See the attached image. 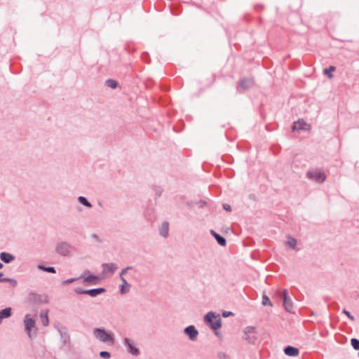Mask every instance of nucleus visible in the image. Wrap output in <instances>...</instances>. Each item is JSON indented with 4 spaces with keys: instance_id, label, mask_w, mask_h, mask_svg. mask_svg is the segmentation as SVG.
<instances>
[{
    "instance_id": "1",
    "label": "nucleus",
    "mask_w": 359,
    "mask_h": 359,
    "mask_svg": "<svg viewBox=\"0 0 359 359\" xmlns=\"http://www.w3.org/2000/svg\"><path fill=\"white\" fill-rule=\"evenodd\" d=\"M93 332L95 337L100 341L109 346H113L115 344V336L112 332L108 331L104 327H96L93 329Z\"/></svg>"
},
{
    "instance_id": "2",
    "label": "nucleus",
    "mask_w": 359,
    "mask_h": 359,
    "mask_svg": "<svg viewBox=\"0 0 359 359\" xmlns=\"http://www.w3.org/2000/svg\"><path fill=\"white\" fill-rule=\"evenodd\" d=\"M203 320L205 324L215 331V334L218 335L217 330L222 327V319L219 316H217L215 312L210 311L204 316Z\"/></svg>"
},
{
    "instance_id": "3",
    "label": "nucleus",
    "mask_w": 359,
    "mask_h": 359,
    "mask_svg": "<svg viewBox=\"0 0 359 359\" xmlns=\"http://www.w3.org/2000/svg\"><path fill=\"white\" fill-rule=\"evenodd\" d=\"M306 176L310 180L315 181L317 183H323L326 180L325 173L318 168L309 170L307 171Z\"/></svg>"
},
{
    "instance_id": "4",
    "label": "nucleus",
    "mask_w": 359,
    "mask_h": 359,
    "mask_svg": "<svg viewBox=\"0 0 359 359\" xmlns=\"http://www.w3.org/2000/svg\"><path fill=\"white\" fill-rule=\"evenodd\" d=\"M74 250L75 248L66 241L58 243L55 247V252L63 257L71 255Z\"/></svg>"
},
{
    "instance_id": "5",
    "label": "nucleus",
    "mask_w": 359,
    "mask_h": 359,
    "mask_svg": "<svg viewBox=\"0 0 359 359\" xmlns=\"http://www.w3.org/2000/svg\"><path fill=\"white\" fill-rule=\"evenodd\" d=\"M106 289L104 287H98L93 289L85 290L81 287H76L74 292L79 294H88L92 297H95L97 295L105 292Z\"/></svg>"
},
{
    "instance_id": "6",
    "label": "nucleus",
    "mask_w": 359,
    "mask_h": 359,
    "mask_svg": "<svg viewBox=\"0 0 359 359\" xmlns=\"http://www.w3.org/2000/svg\"><path fill=\"white\" fill-rule=\"evenodd\" d=\"M244 339L250 344H255L258 339L255 327L253 326H248L244 330Z\"/></svg>"
},
{
    "instance_id": "7",
    "label": "nucleus",
    "mask_w": 359,
    "mask_h": 359,
    "mask_svg": "<svg viewBox=\"0 0 359 359\" xmlns=\"http://www.w3.org/2000/svg\"><path fill=\"white\" fill-rule=\"evenodd\" d=\"M280 297L282 298L283 302V306L285 309L290 313L293 312V302L291 298L289 296L288 292L287 290H283L280 294Z\"/></svg>"
},
{
    "instance_id": "8",
    "label": "nucleus",
    "mask_w": 359,
    "mask_h": 359,
    "mask_svg": "<svg viewBox=\"0 0 359 359\" xmlns=\"http://www.w3.org/2000/svg\"><path fill=\"white\" fill-rule=\"evenodd\" d=\"M57 330L60 335V340L63 345L70 346V336L68 330L65 326H57Z\"/></svg>"
},
{
    "instance_id": "9",
    "label": "nucleus",
    "mask_w": 359,
    "mask_h": 359,
    "mask_svg": "<svg viewBox=\"0 0 359 359\" xmlns=\"http://www.w3.org/2000/svg\"><path fill=\"white\" fill-rule=\"evenodd\" d=\"M254 80L252 78H243L239 81L237 90L239 92L250 89L254 86Z\"/></svg>"
},
{
    "instance_id": "10",
    "label": "nucleus",
    "mask_w": 359,
    "mask_h": 359,
    "mask_svg": "<svg viewBox=\"0 0 359 359\" xmlns=\"http://www.w3.org/2000/svg\"><path fill=\"white\" fill-rule=\"evenodd\" d=\"M80 278H83L84 282L88 283L91 285H96L100 280V278L97 276L95 274H90V271L88 270L84 271V272L80 276Z\"/></svg>"
},
{
    "instance_id": "11",
    "label": "nucleus",
    "mask_w": 359,
    "mask_h": 359,
    "mask_svg": "<svg viewBox=\"0 0 359 359\" xmlns=\"http://www.w3.org/2000/svg\"><path fill=\"white\" fill-rule=\"evenodd\" d=\"M25 330L28 336L32 338V330L35 327L36 322L34 318H29V315L27 314L24 320Z\"/></svg>"
},
{
    "instance_id": "12",
    "label": "nucleus",
    "mask_w": 359,
    "mask_h": 359,
    "mask_svg": "<svg viewBox=\"0 0 359 359\" xmlns=\"http://www.w3.org/2000/svg\"><path fill=\"white\" fill-rule=\"evenodd\" d=\"M123 344L126 346L128 353L135 356H137L138 355H140L139 348L135 346V344L131 339L125 337L123 339Z\"/></svg>"
},
{
    "instance_id": "13",
    "label": "nucleus",
    "mask_w": 359,
    "mask_h": 359,
    "mask_svg": "<svg viewBox=\"0 0 359 359\" xmlns=\"http://www.w3.org/2000/svg\"><path fill=\"white\" fill-rule=\"evenodd\" d=\"M184 334L187 335L189 340L194 341L197 339L198 331L194 325H189L184 329Z\"/></svg>"
},
{
    "instance_id": "14",
    "label": "nucleus",
    "mask_w": 359,
    "mask_h": 359,
    "mask_svg": "<svg viewBox=\"0 0 359 359\" xmlns=\"http://www.w3.org/2000/svg\"><path fill=\"white\" fill-rule=\"evenodd\" d=\"M28 302L32 304H40L43 302V296L34 292H30L27 297Z\"/></svg>"
},
{
    "instance_id": "15",
    "label": "nucleus",
    "mask_w": 359,
    "mask_h": 359,
    "mask_svg": "<svg viewBox=\"0 0 359 359\" xmlns=\"http://www.w3.org/2000/svg\"><path fill=\"white\" fill-rule=\"evenodd\" d=\"M284 353L287 356H297L299 354L298 348L292 346H287L284 348Z\"/></svg>"
},
{
    "instance_id": "16",
    "label": "nucleus",
    "mask_w": 359,
    "mask_h": 359,
    "mask_svg": "<svg viewBox=\"0 0 359 359\" xmlns=\"http://www.w3.org/2000/svg\"><path fill=\"white\" fill-rule=\"evenodd\" d=\"M102 266L104 269V272H109L111 274H113L118 268L115 263H103Z\"/></svg>"
},
{
    "instance_id": "17",
    "label": "nucleus",
    "mask_w": 359,
    "mask_h": 359,
    "mask_svg": "<svg viewBox=\"0 0 359 359\" xmlns=\"http://www.w3.org/2000/svg\"><path fill=\"white\" fill-rule=\"evenodd\" d=\"M210 233L215 238V240L217 241V243L219 245H220L221 246H226V238L224 236H222L220 234L217 233L214 230H210Z\"/></svg>"
},
{
    "instance_id": "18",
    "label": "nucleus",
    "mask_w": 359,
    "mask_h": 359,
    "mask_svg": "<svg viewBox=\"0 0 359 359\" xmlns=\"http://www.w3.org/2000/svg\"><path fill=\"white\" fill-rule=\"evenodd\" d=\"M0 259L3 262L9 264L15 259V257L11 253L2 252L0 253Z\"/></svg>"
},
{
    "instance_id": "19",
    "label": "nucleus",
    "mask_w": 359,
    "mask_h": 359,
    "mask_svg": "<svg viewBox=\"0 0 359 359\" xmlns=\"http://www.w3.org/2000/svg\"><path fill=\"white\" fill-rule=\"evenodd\" d=\"M121 284L119 287V292L121 294H125L128 293L130 291V288L131 287V285L129 284L126 279L121 280Z\"/></svg>"
},
{
    "instance_id": "20",
    "label": "nucleus",
    "mask_w": 359,
    "mask_h": 359,
    "mask_svg": "<svg viewBox=\"0 0 359 359\" xmlns=\"http://www.w3.org/2000/svg\"><path fill=\"white\" fill-rule=\"evenodd\" d=\"M12 315V309L11 307H6L0 311V325L5 318L11 317Z\"/></svg>"
},
{
    "instance_id": "21",
    "label": "nucleus",
    "mask_w": 359,
    "mask_h": 359,
    "mask_svg": "<svg viewBox=\"0 0 359 359\" xmlns=\"http://www.w3.org/2000/svg\"><path fill=\"white\" fill-rule=\"evenodd\" d=\"M169 224L168 222H163L160 230L159 233L161 236L167 238L168 236Z\"/></svg>"
},
{
    "instance_id": "22",
    "label": "nucleus",
    "mask_w": 359,
    "mask_h": 359,
    "mask_svg": "<svg viewBox=\"0 0 359 359\" xmlns=\"http://www.w3.org/2000/svg\"><path fill=\"white\" fill-rule=\"evenodd\" d=\"M306 126V122L304 121H297L293 123L292 126V130L293 131L294 130H305V126Z\"/></svg>"
},
{
    "instance_id": "23",
    "label": "nucleus",
    "mask_w": 359,
    "mask_h": 359,
    "mask_svg": "<svg viewBox=\"0 0 359 359\" xmlns=\"http://www.w3.org/2000/svg\"><path fill=\"white\" fill-rule=\"evenodd\" d=\"M37 268L41 271H43L48 272V273H56L55 268L53 266H46L43 264H40L37 266Z\"/></svg>"
},
{
    "instance_id": "24",
    "label": "nucleus",
    "mask_w": 359,
    "mask_h": 359,
    "mask_svg": "<svg viewBox=\"0 0 359 359\" xmlns=\"http://www.w3.org/2000/svg\"><path fill=\"white\" fill-rule=\"evenodd\" d=\"M79 203L87 208H92L93 205L88 201V200L83 196H80L77 198Z\"/></svg>"
},
{
    "instance_id": "25",
    "label": "nucleus",
    "mask_w": 359,
    "mask_h": 359,
    "mask_svg": "<svg viewBox=\"0 0 359 359\" xmlns=\"http://www.w3.org/2000/svg\"><path fill=\"white\" fill-rule=\"evenodd\" d=\"M336 67L334 66H330L328 68H325L323 70V74L326 75L328 78L332 79L333 77L332 72H334Z\"/></svg>"
},
{
    "instance_id": "26",
    "label": "nucleus",
    "mask_w": 359,
    "mask_h": 359,
    "mask_svg": "<svg viewBox=\"0 0 359 359\" xmlns=\"http://www.w3.org/2000/svg\"><path fill=\"white\" fill-rule=\"evenodd\" d=\"M105 85L109 88L115 89L117 88L118 83L116 80L112 79H109L105 81Z\"/></svg>"
},
{
    "instance_id": "27",
    "label": "nucleus",
    "mask_w": 359,
    "mask_h": 359,
    "mask_svg": "<svg viewBox=\"0 0 359 359\" xmlns=\"http://www.w3.org/2000/svg\"><path fill=\"white\" fill-rule=\"evenodd\" d=\"M152 189L155 194V198H159L162 194L163 189L161 187L156 185L153 186Z\"/></svg>"
},
{
    "instance_id": "28",
    "label": "nucleus",
    "mask_w": 359,
    "mask_h": 359,
    "mask_svg": "<svg viewBox=\"0 0 359 359\" xmlns=\"http://www.w3.org/2000/svg\"><path fill=\"white\" fill-rule=\"evenodd\" d=\"M134 269V267L132 266H126V268L123 269L121 270V271L119 273V277H120V279L121 280H123V279H126L125 277H124V275L126 274V273L128 271H130V270H133Z\"/></svg>"
},
{
    "instance_id": "29",
    "label": "nucleus",
    "mask_w": 359,
    "mask_h": 359,
    "mask_svg": "<svg viewBox=\"0 0 359 359\" xmlns=\"http://www.w3.org/2000/svg\"><path fill=\"white\" fill-rule=\"evenodd\" d=\"M40 317L41 319L42 324L44 326H47L49 323L48 316V311H46L45 313H41Z\"/></svg>"
},
{
    "instance_id": "30",
    "label": "nucleus",
    "mask_w": 359,
    "mask_h": 359,
    "mask_svg": "<svg viewBox=\"0 0 359 359\" xmlns=\"http://www.w3.org/2000/svg\"><path fill=\"white\" fill-rule=\"evenodd\" d=\"M285 244L290 247L292 249H295L297 245V240L294 238H289V240L285 242Z\"/></svg>"
},
{
    "instance_id": "31",
    "label": "nucleus",
    "mask_w": 359,
    "mask_h": 359,
    "mask_svg": "<svg viewBox=\"0 0 359 359\" xmlns=\"http://www.w3.org/2000/svg\"><path fill=\"white\" fill-rule=\"evenodd\" d=\"M262 303L264 306H272L270 299L265 294H264L262 296Z\"/></svg>"
},
{
    "instance_id": "32",
    "label": "nucleus",
    "mask_w": 359,
    "mask_h": 359,
    "mask_svg": "<svg viewBox=\"0 0 359 359\" xmlns=\"http://www.w3.org/2000/svg\"><path fill=\"white\" fill-rule=\"evenodd\" d=\"M351 344L355 350H356V351L359 350V339L353 338L351 339Z\"/></svg>"
},
{
    "instance_id": "33",
    "label": "nucleus",
    "mask_w": 359,
    "mask_h": 359,
    "mask_svg": "<svg viewBox=\"0 0 359 359\" xmlns=\"http://www.w3.org/2000/svg\"><path fill=\"white\" fill-rule=\"evenodd\" d=\"M100 356L103 358H109L111 356V353L109 351H102L99 353Z\"/></svg>"
},
{
    "instance_id": "34",
    "label": "nucleus",
    "mask_w": 359,
    "mask_h": 359,
    "mask_svg": "<svg viewBox=\"0 0 359 359\" xmlns=\"http://www.w3.org/2000/svg\"><path fill=\"white\" fill-rule=\"evenodd\" d=\"M80 279V277L79 278H69V279H67L65 280H64L62 282V285H67V284H69V283H72L77 280Z\"/></svg>"
},
{
    "instance_id": "35",
    "label": "nucleus",
    "mask_w": 359,
    "mask_h": 359,
    "mask_svg": "<svg viewBox=\"0 0 359 359\" xmlns=\"http://www.w3.org/2000/svg\"><path fill=\"white\" fill-rule=\"evenodd\" d=\"M342 313H344L350 320H355L354 316H352L351 313L345 309H343Z\"/></svg>"
},
{
    "instance_id": "36",
    "label": "nucleus",
    "mask_w": 359,
    "mask_h": 359,
    "mask_svg": "<svg viewBox=\"0 0 359 359\" xmlns=\"http://www.w3.org/2000/svg\"><path fill=\"white\" fill-rule=\"evenodd\" d=\"M218 358L219 359H230V357L229 355L224 352H219L218 353Z\"/></svg>"
},
{
    "instance_id": "37",
    "label": "nucleus",
    "mask_w": 359,
    "mask_h": 359,
    "mask_svg": "<svg viewBox=\"0 0 359 359\" xmlns=\"http://www.w3.org/2000/svg\"><path fill=\"white\" fill-rule=\"evenodd\" d=\"M149 55L147 53H144L142 55V60L145 61L147 63H149L150 60H149Z\"/></svg>"
},
{
    "instance_id": "38",
    "label": "nucleus",
    "mask_w": 359,
    "mask_h": 359,
    "mask_svg": "<svg viewBox=\"0 0 359 359\" xmlns=\"http://www.w3.org/2000/svg\"><path fill=\"white\" fill-rule=\"evenodd\" d=\"M90 236L93 240H95L98 243H100L102 242V240L96 233H92Z\"/></svg>"
},
{
    "instance_id": "39",
    "label": "nucleus",
    "mask_w": 359,
    "mask_h": 359,
    "mask_svg": "<svg viewBox=\"0 0 359 359\" xmlns=\"http://www.w3.org/2000/svg\"><path fill=\"white\" fill-rule=\"evenodd\" d=\"M223 208H224V210H225L227 212L231 211V206L229 204H226V203L223 204Z\"/></svg>"
},
{
    "instance_id": "40",
    "label": "nucleus",
    "mask_w": 359,
    "mask_h": 359,
    "mask_svg": "<svg viewBox=\"0 0 359 359\" xmlns=\"http://www.w3.org/2000/svg\"><path fill=\"white\" fill-rule=\"evenodd\" d=\"M233 315V313L231 312V311H224L222 313V316L224 317V318H226V317H229L230 316H232Z\"/></svg>"
},
{
    "instance_id": "41",
    "label": "nucleus",
    "mask_w": 359,
    "mask_h": 359,
    "mask_svg": "<svg viewBox=\"0 0 359 359\" xmlns=\"http://www.w3.org/2000/svg\"><path fill=\"white\" fill-rule=\"evenodd\" d=\"M9 283H11V285L13 287H15V286H17V285H18V282H17V280H16L15 279H13V278H12V279H11V282H9Z\"/></svg>"
},
{
    "instance_id": "42",
    "label": "nucleus",
    "mask_w": 359,
    "mask_h": 359,
    "mask_svg": "<svg viewBox=\"0 0 359 359\" xmlns=\"http://www.w3.org/2000/svg\"><path fill=\"white\" fill-rule=\"evenodd\" d=\"M11 279L12 278H2L1 280H2V283H6V282L9 283V282H11Z\"/></svg>"
},
{
    "instance_id": "43",
    "label": "nucleus",
    "mask_w": 359,
    "mask_h": 359,
    "mask_svg": "<svg viewBox=\"0 0 359 359\" xmlns=\"http://www.w3.org/2000/svg\"><path fill=\"white\" fill-rule=\"evenodd\" d=\"M255 8L257 11H260L263 9L264 7L262 5H256Z\"/></svg>"
},
{
    "instance_id": "44",
    "label": "nucleus",
    "mask_w": 359,
    "mask_h": 359,
    "mask_svg": "<svg viewBox=\"0 0 359 359\" xmlns=\"http://www.w3.org/2000/svg\"><path fill=\"white\" fill-rule=\"evenodd\" d=\"M205 205H206V202L205 201H200V208H204Z\"/></svg>"
},
{
    "instance_id": "45",
    "label": "nucleus",
    "mask_w": 359,
    "mask_h": 359,
    "mask_svg": "<svg viewBox=\"0 0 359 359\" xmlns=\"http://www.w3.org/2000/svg\"><path fill=\"white\" fill-rule=\"evenodd\" d=\"M3 275H4V274H3V273L0 271V283H2V280H2V278H2Z\"/></svg>"
},
{
    "instance_id": "46",
    "label": "nucleus",
    "mask_w": 359,
    "mask_h": 359,
    "mask_svg": "<svg viewBox=\"0 0 359 359\" xmlns=\"http://www.w3.org/2000/svg\"><path fill=\"white\" fill-rule=\"evenodd\" d=\"M4 267V264L0 262V269Z\"/></svg>"
},
{
    "instance_id": "47",
    "label": "nucleus",
    "mask_w": 359,
    "mask_h": 359,
    "mask_svg": "<svg viewBox=\"0 0 359 359\" xmlns=\"http://www.w3.org/2000/svg\"><path fill=\"white\" fill-rule=\"evenodd\" d=\"M358 357H359V352H358Z\"/></svg>"
}]
</instances>
